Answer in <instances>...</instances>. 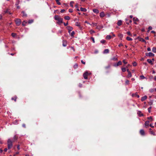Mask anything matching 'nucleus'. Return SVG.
Instances as JSON below:
<instances>
[{
    "mask_svg": "<svg viewBox=\"0 0 156 156\" xmlns=\"http://www.w3.org/2000/svg\"><path fill=\"white\" fill-rule=\"evenodd\" d=\"M80 10L81 11L84 12H85L87 11V9L85 8L82 7L80 8Z\"/></svg>",
    "mask_w": 156,
    "mask_h": 156,
    "instance_id": "nucleus-19",
    "label": "nucleus"
},
{
    "mask_svg": "<svg viewBox=\"0 0 156 156\" xmlns=\"http://www.w3.org/2000/svg\"><path fill=\"white\" fill-rule=\"evenodd\" d=\"M110 67V65H108V66H106L105 67V68L106 69H108Z\"/></svg>",
    "mask_w": 156,
    "mask_h": 156,
    "instance_id": "nucleus-56",
    "label": "nucleus"
},
{
    "mask_svg": "<svg viewBox=\"0 0 156 156\" xmlns=\"http://www.w3.org/2000/svg\"><path fill=\"white\" fill-rule=\"evenodd\" d=\"M93 11L94 12L96 13H98L99 12V10L97 9H94Z\"/></svg>",
    "mask_w": 156,
    "mask_h": 156,
    "instance_id": "nucleus-13",
    "label": "nucleus"
},
{
    "mask_svg": "<svg viewBox=\"0 0 156 156\" xmlns=\"http://www.w3.org/2000/svg\"><path fill=\"white\" fill-rule=\"evenodd\" d=\"M123 62L125 64H126L127 63V62L125 60H123Z\"/></svg>",
    "mask_w": 156,
    "mask_h": 156,
    "instance_id": "nucleus-52",
    "label": "nucleus"
},
{
    "mask_svg": "<svg viewBox=\"0 0 156 156\" xmlns=\"http://www.w3.org/2000/svg\"><path fill=\"white\" fill-rule=\"evenodd\" d=\"M137 114H138L139 116H143V114L140 111H139L137 112Z\"/></svg>",
    "mask_w": 156,
    "mask_h": 156,
    "instance_id": "nucleus-21",
    "label": "nucleus"
},
{
    "mask_svg": "<svg viewBox=\"0 0 156 156\" xmlns=\"http://www.w3.org/2000/svg\"><path fill=\"white\" fill-rule=\"evenodd\" d=\"M147 62L149 63H151V64H152V61L150 59H147Z\"/></svg>",
    "mask_w": 156,
    "mask_h": 156,
    "instance_id": "nucleus-29",
    "label": "nucleus"
},
{
    "mask_svg": "<svg viewBox=\"0 0 156 156\" xmlns=\"http://www.w3.org/2000/svg\"><path fill=\"white\" fill-rule=\"evenodd\" d=\"M78 65L77 64H75L74 66V67L75 69H76L78 67Z\"/></svg>",
    "mask_w": 156,
    "mask_h": 156,
    "instance_id": "nucleus-46",
    "label": "nucleus"
},
{
    "mask_svg": "<svg viewBox=\"0 0 156 156\" xmlns=\"http://www.w3.org/2000/svg\"><path fill=\"white\" fill-rule=\"evenodd\" d=\"M90 74V73H88L87 71L85 72L83 74V76L84 79H87V76Z\"/></svg>",
    "mask_w": 156,
    "mask_h": 156,
    "instance_id": "nucleus-4",
    "label": "nucleus"
},
{
    "mask_svg": "<svg viewBox=\"0 0 156 156\" xmlns=\"http://www.w3.org/2000/svg\"><path fill=\"white\" fill-rule=\"evenodd\" d=\"M147 50L148 51H150L151 50V49L150 47H148L147 48Z\"/></svg>",
    "mask_w": 156,
    "mask_h": 156,
    "instance_id": "nucleus-60",
    "label": "nucleus"
},
{
    "mask_svg": "<svg viewBox=\"0 0 156 156\" xmlns=\"http://www.w3.org/2000/svg\"><path fill=\"white\" fill-rule=\"evenodd\" d=\"M62 45L64 47H66L67 45V42L66 41H63L62 43Z\"/></svg>",
    "mask_w": 156,
    "mask_h": 156,
    "instance_id": "nucleus-15",
    "label": "nucleus"
},
{
    "mask_svg": "<svg viewBox=\"0 0 156 156\" xmlns=\"http://www.w3.org/2000/svg\"><path fill=\"white\" fill-rule=\"evenodd\" d=\"M149 123V121H146L145 123V125L146 126H148Z\"/></svg>",
    "mask_w": 156,
    "mask_h": 156,
    "instance_id": "nucleus-28",
    "label": "nucleus"
},
{
    "mask_svg": "<svg viewBox=\"0 0 156 156\" xmlns=\"http://www.w3.org/2000/svg\"><path fill=\"white\" fill-rule=\"evenodd\" d=\"M91 25H92L93 27H97V23H93Z\"/></svg>",
    "mask_w": 156,
    "mask_h": 156,
    "instance_id": "nucleus-34",
    "label": "nucleus"
},
{
    "mask_svg": "<svg viewBox=\"0 0 156 156\" xmlns=\"http://www.w3.org/2000/svg\"><path fill=\"white\" fill-rule=\"evenodd\" d=\"M75 25L76 26L80 27V23L79 22H76Z\"/></svg>",
    "mask_w": 156,
    "mask_h": 156,
    "instance_id": "nucleus-16",
    "label": "nucleus"
},
{
    "mask_svg": "<svg viewBox=\"0 0 156 156\" xmlns=\"http://www.w3.org/2000/svg\"><path fill=\"white\" fill-rule=\"evenodd\" d=\"M147 96H146V95L144 96L143 97L141 98V100L142 101H144L146 100L147 99Z\"/></svg>",
    "mask_w": 156,
    "mask_h": 156,
    "instance_id": "nucleus-8",
    "label": "nucleus"
},
{
    "mask_svg": "<svg viewBox=\"0 0 156 156\" xmlns=\"http://www.w3.org/2000/svg\"><path fill=\"white\" fill-rule=\"evenodd\" d=\"M128 75L127 76V77L128 78H130V77H131L132 76V74H131V72H129V73H128Z\"/></svg>",
    "mask_w": 156,
    "mask_h": 156,
    "instance_id": "nucleus-27",
    "label": "nucleus"
},
{
    "mask_svg": "<svg viewBox=\"0 0 156 156\" xmlns=\"http://www.w3.org/2000/svg\"><path fill=\"white\" fill-rule=\"evenodd\" d=\"M121 69L122 72H124L126 71V69L125 68H122Z\"/></svg>",
    "mask_w": 156,
    "mask_h": 156,
    "instance_id": "nucleus-40",
    "label": "nucleus"
},
{
    "mask_svg": "<svg viewBox=\"0 0 156 156\" xmlns=\"http://www.w3.org/2000/svg\"><path fill=\"white\" fill-rule=\"evenodd\" d=\"M150 133H151V134H153V135H155V134H154V133L153 131H151L150 132Z\"/></svg>",
    "mask_w": 156,
    "mask_h": 156,
    "instance_id": "nucleus-57",
    "label": "nucleus"
},
{
    "mask_svg": "<svg viewBox=\"0 0 156 156\" xmlns=\"http://www.w3.org/2000/svg\"><path fill=\"white\" fill-rule=\"evenodd\" d=\"M147 119L149 120H150L151 121H152L153 120L151 116L148 117Z\"/></svg>",
    "mask_w": 156,
    "mask_h": 156,
    "instance_id": "nucleus-35",
    "label": "nucleus"
},
{
    "mask_svg": "<svg viewBox=\"0 0 156 156\" xmlns=\"http://www.w3.org/2000/svg\"><path fill=\"white\" fill-rule=\"evenodd\" d=\"M122 21L120 20H119L117 23V24L119 26H120V25H122Z\"/></svg>",
    "mask_w": 156,
    "mask_h": 156,
    "instance_id": "nucleus-14",
    "label": "nucleus"
},
{
    "mask_svg": "<svg viewBox=\"0 0 156 156\" xmlns=\"http://www.w3.org/2000/svg\"><path fill=\"white\" fill-rule=\"evenodd\" d=\"M15 22L16 23L17 26H20L21 23V21L20 19H17L15 20Z\"/></svg>",
    "mask_w": 156,
    "mask_h": 156,
    "instance_id": "nucleus-3",
    "label": "nucleus"
},
{
    "mask_svg": "<svg viewBox=\"0 0 156 156\" xmlns=\"http://www.w3.org/2000/svg\"><path fill=\"white\" fill-rule=\"evenodd\" d=\"M64 19L66 20H69L70 19V17L69 16H66L64 17Z\"/></svg>",
    "mask_w": 156,
    "mask_h": 156,
    "instance_id": "nucleus-23",
    "label": "nucleus"
},
{
    "mask_svg": "<svg viewBox=\"0 0 156 156\" xmlns=\"http://www.w3.org/2000/svg\"><path fill=\"white\" fill-rule=\"evenodd\" d=\"M81 62L83 64H85V62H84L83 60H81Z\"/></svg>",
    "mask_w": 156,
    "mask_h": 156,
    "instance_id": "nucleus-59",
    "label": "nucleus"
},
{
    "mask_svg": "<svg viewBox=\"0 0 156 156\" xmlns=\"http://www.w3.org/2000/svg\"><path fill=\"white\" fill-rule=\"evenodd\" d=\"M8 148V149H10L12 147V142L10 139H9L7 141Z\"/></svg>",
    "mask_w": 156,
    "mask_h": 156,
    "instance_id": "nucleus-2",
    "label": "nucleus"
},
{
    "mask_svg": "<svg viewBox=\"0 0 156 156\" xmlns=\"http://www.w3.org/2000/svg\"><path fill=\"white\" fill-rule=\"evenodd\" d=\"M133 66H137V63L136 62H134L133 63Z\"/></svg>",
    "mask_w": 156,
    "mask_h": 156,
    "instance_id": "nucleus-37",
    "label": "nucleus"
},
{
    "mask_svg": "<svg viewBox=\"0 0 156 156\" xmlns=\"http://www.w3.org/2000/svg\"><path fill=\"white\" fill-rule=\"evenodd\" d=\"M75 7L76 9L77 10V11H80V10H79V9L78 6V5H77V4H76V5Z\"/></svg>",
    "mask_w": 156,
    "mask_h": 156,
    "instance_id": "nucleus-38",
    "label": "nucleus"
},
{
    "mask_svg": "<svg viewBox=\"0 0 156 156\" xmlns=\"http://www.w3.org/2000/svg\"><path fill=\"white\" fill-rule=\"evenodd\" d=\"M133 20L134 21H138V19L137 18H135V17H134V18H133Z\"/></svg>",
    "mask_w": 156,
    "mask_h": 156,
    "instance_id": "nucleus-44",
    "label": "nucleus"
},
{
    "mask_svg": "<svg viewBox=\"0 0 156 156\" xmlns=\"http://www.w3.org/2000/svg\"><path fill=\"white\" fill-rule=\"evenodd\" d=\"M33 22H34V20H29V21H28V23L29 24H30V23H33Z\"/></svg>",
    "mask_w": 156,
    "mask_h": 156,
    "instance_id": "nucleus-39",
    "label": "nucleus"
},
{
    "mask_svg": "<svg viewBox=\"0 0 156 156\" xmlns=\"http://www.w3.org/2000/svg\"><path fill=\"white\" fill-rule=\"evenodd\" d=\"M12 36V37H15L16 35V34L14 33H12L11 34Z\"/></svg>",
    "mask_w": 156,
    "mask_h": 156,
    "instance_id": "nucleus-51",
    "label": "nucleus"
},
{
    "mask_svg": "<svg viewBox=\"0 0 156 156\" xmlns=\"http://www.w3.org/2000/svg\"><path fill=\"white\" fill-rule=\"evenodd\" d=\"M67 28L69 32L70 31H71L73 29V27L70 26H68Z\"/></svg>",
    "mask_w": 156,
    "mask_h": 156,
    "instance_id": "nucleus-12",
    "label": "nucleus"
},
{
    "mask_svg": "<svg viewBox=\"0 0 156 156\" xmlns=\"http://www.w3.org/2000/svg\"><path fill=\"white\" fill-rule=\"evenodd\" d=\"M126 39L129 41H131L133 40L132 39L129 37H127L126 38Z\"/></svg>",
    "mask_w": 156,
    "mask_h": 156,
    "instance_id": "nucleus-26",
    "label": "nucleus"
},
{
    "mask_svg": "<svg viewBox=\"0 0 156 156\" xmlns=\"http://www.w3.org/2000/svg\"><path fill=\"white\" fill-rule=\"evenodd\" d=\"M65 11V9H63L61 10V13H63V12H64Z\"/></svg>",
    "mask_w": 156,
    "mask_h": 156,
    "instance_id": "nucleus-62",
    "label": "nucleus"
},
{
    "mask_svg": "<svg viewBox=\"0 0 156 156\" xmlns=\"http://www.w3.org/2000/svg\"><path fill=\"white\" fill-rule=\"evenodd\" d=\"M69 11L70 12H73V10L72 9H69Z\"/></svg>",
    "mask_w": 156,
    "mask_h": 156,
    "instance_id": "nucleus-54",
    "label": "nucleus"
},
{
    "mask_svg": "<svg viewBox=\"0 0 156 156\" xmlns=\"http://www.w3.org/2000/svg\"><path fill=\"white\" fill-rule=\"evenodd\" d=\"M146 78L143 75H141L140 76V79H144Z\"/></svg>",
    "mask_w": 156,
    "mask_h": 156,
    "instance_id": "nucleus-33",
    "label": "nucleus"
},
{
    "mask_svg": "<svg viewBox=\"0 0 156 156\" xmlns=\"http://www.w3.org/2000/svg\"><path fill=\"white\" fill-rule=\"evenodd\" d=\"M54 18L55 20L58 21L57 23L60 24L62 23V19L59 16H55L54 17Z\"/></svg>",
    "mask_w": 156,
    "mask_h": 156,
    "instance_id": "nucleus-1",
    "label": "nucleus"
},
{
    "mask_svg": "<svg viewBox=\"0 0 156 156\" xmlns=\"http://www.w3.org/2000/svg\"><path fill=\"white\" fill-rule=\"evenodd\" d=\"M109 52V50L108 49H105L104 50L103 53L104 54H107Z\"/></svg>",
    "mask_w": 156,
    "mask_h": 156,
    "instance_id": "nucleus-18",
    "label": "nucleus"
},
{
    "mask_svg": "<svg viewBox=\"0 0 156 156\" xmlns=\"http://www.w3.org/2000/svg\"><path fill=\"white\" fill-rule=\"evenodd\" d=\"M105 42V40H102L101 41V43L104 44Z\"/></svg>",
    "mask_w": 156,
    "mask_h": 156,
    "instance_id": "nucleus-48",
    "label": "nucleus"
},
{
    "mask_svg": "<svg viewBox=\"0 0 156 156\" xmlns=\"http://www.w3.org/2000/svg\"><path fill=\"white\" fill-rule=\"evenodd\" d=\"M149 91L151 93H152L154 92V91H156V88L154 89V88H151L149 90Z\"/></svg>",
    "mask_w": 156,
    "mask_h": 156,
    "instance_id": "nucleus-11",
    "label": "nucleus"
},
{
    "mask_svg": "<svg viewBox=\"0 0 156 156\" xmlns=\"http://www.w3.org/2000/svg\"><path fill=\"white\" fill-rule=\"evenodd\" d=\"M123 45L122 44H119L118 45V46L119 47H121V46H122Z\"/></svg>",
    "mask_w": 156,
    "mask_h": 156,
    "instance_id": "nucleus-64",
    "label": "nucleus"
},
{
    "mask_svg": "<svg viewBox=\"0 0 156 156\" xmlns=\"http://www.w3.org/2000/svg\"><path fill=\"white\" fill-rule=\"evenodd\" d=\"M68 22H67L66 23H64V25L65 26H67L68 25Z\"/></svg>",
    "mask_w": 156,
    "mask_h": 156,
    "instance_id": "nucleus-55",
    "label": "nucleus"
},
{
    "mask_svg": "<svg viewBox=\"0 0 156 156\" xmlns=\"http://www.w3.org/2000/svg\"><path fill=\"white\" fill-rule=\"evenodd\" d=\"M103 27L102 25L98 26L96 27V28L99 30H100L102 29Z\"/></svg>",
    "mask_w": 156,
    "mask_h": 156,
    "instance_id": "nucleus-17",
    "label": "nucleus"
},
{
    "mask_svg": "<svg viewBox=\"0 0 156 156\" xmlns=\"http://www.w3.org/2000/svg\"><path fill=\"white\" fill-rule=\"evenodd\" d=\"M129 81L128 80H126V81L125 83L126 84H129Z\"/></svg>",
    "mask_w": 156,
    "mask_h": 156,
    "instance_id": "nucleus-50",
    "label": "nucleus"
},
{
    "mask_svg": "<svg viewBox=\"0 0 156 156\" xmlns=\"http://www.w3.org/2000/svg\"><path fill=\"white\" fill-rule=\"evenodd\" d=\"M112 60H115V61H117L118 60V59L117 58H116L115 57H114L113 58H112L111 59Z\"/></svg>",
    "mask_w": 156,
    "mask_h": 156,
    "instance_id": "nucleus-36",
    "label": "nucleus"
},
{
    "mask_svg": "<svg viewBox=\"0 0 156 156\" xmlns=\"http://www.w3.org/2000/svg\"><path fill=\"white\" fill-rule=\"evenodd\" d=\"M91 39L92 40V41H93V42L94 43H95V41H94V38L93 37H91Z\"/></svg>",
    "mask_w": 156,
    "mask_h": 156,
    "instance_id": "nucleus-53",
    "label": "nucleus"
},
{
    "mask_svg": "<svg viewBox=\"0 0 156 156\" xmlns=\"http://www.w3.org/2000/svg\"><path fill=\"white\" fill-rule=\"evenodd\" d=\"M20 2V1L19 0L16 1V4H15L16 5H19V4Z\"/></svg>",
    "mask_w": 156,
    "mask_h": 156,
    "instance_id": "nucleus-41",
    "label": "nucleus"
},
{
    "mask_svg": "<svg viewBox=\"0 0 156 156\" xmlns=\"http://www.w3.org/2000/svg\"><path fill=\"white\" fill-rule=\"evenodd\" d=\"M119 36L120 38H122L123 37V35L122 34H120L119 35Z\"/></svg>",
    "mask_w": 156,
    "mask_h": 156,
    "instance_id": "nucleus-42",
    "label": "nucleus"
},
{
    "mask_svg": "<svg viewBox=\"0 0 156 156\" xmlns=\"http://www.w3.org/2000/svg\"><path fill=\"white\" fill-rule=\"evenodd\" d=\"M57 4L58 5H61V3L59 2V0H55Z\"/></svg>",
    "mask_w": 156,
    "mask_h": 156,
    "instance_id": "nucleus-45",
    "label": "nucleus"
},
{
    "mask_svg": "<svg viewBox=\"0 0 156 156\" xmlns=\"http://www.w3.org/2000/svg\"><path fill=\"white\" fill-rule=\"evenodd\" d=\"M140 41L143 42H144L145 41V40L143 38H141L140 40Z\"/></svg>",
    "mask_w": 156,
    "mask_h": 156,
    "instance_id": "nucleus-61",
    "label": "nucleus"
},
{
    "mask_svg": "<svg viewBox=\"0 0 156 156\" xmlns=\"http://www.w3.org/2000/svg\"><path fill=\"white\" fill-rule=\"evenodd\" d=\"M127 34L128 35H129L132 37V35L131 34L130 32L129 31H128L126 32Z\"/></svg>",
    "mask_w": 156,
    "mask_h": 156,
    "instance_id": "nucleus-30",
    "label": "nucleus"
},
{
    "mask_svg": "<svg viewBox=\"0 0 156 156\" xmlns=\"http://www.w3.org/2000/svg\"><path fill=\"white\" fill-rule=\"evenodd\" d=\"M75 34V32L74 31H73L71 33L70 35L72 37H74V36Z\"/></svg>",
    "mask_w": 156,
    "mask_h": 156,
    "instance_id": "nucleus-32",
    "label": "nucleus"
},
{
    "mask_svg": "<svg viewBox=\"0 0 156 156\" xmlns=\"http://www.w3.org/2000/svg\"><path fill=\"white\" fill-rule=\"evenodd\" d=\"M17 148L18 149V150H19L20 149V145H18L17 146Z\"/></svg>",
    "mask_w": 156,
    "mask_h": 156,
    "instance_id": "nucleus-63",
    "label": "nucleus"
},
{
    "mask_svg": "<svg viewBox=\"0 0 156 156\" xmlns=\"http://www.w3.org/2000/svg\"><path fill=\"white\" fill-rule=\"evenodd\" d=\"M95 32L92 30H91L90 31V34H92L93 33H94Z\"/></svg>",
    "mask_w": 156,
    "mask_h": 156,
    "instance_id": "nucleus-43",
    "label": "nucleus"
},
{
    "mask_svg": "<svg viewBox=\"0 0 156 156\" xmlns=\"http://www.w3.org/2000/svg\"><path fill=\"white\" fill-rule=\"evenodd\" d=\"M152 51L154 53L156 52V47H154L152 49Z\"/></svg>",
    "mask_w": 156,
    "mask_h": 156,
    "instance_id": "nucleus-24",
    "label": "nucleus"
},
{
    "mask_svg": "<svg viewBox=\"0 0 156 156\" xmlns=\"http://www.w3.org/2000/svg\"><path fill=\"white\" fill-rule=\"evenodd\" d=\"M146 55L147 56H154V54L152 52H150L149 53H146Z\"/></svg>",
    "mask_w": 156,
    "mask_h": 156,
    "instance_id": "nucleus-5",
    "label": "nucleus"
},
{
    "mask_svg": "<svg viewBox=\"0 0 156 156\" xmlns=\"http://www.w3.org/2000/svg\"><path fill=\"white\" fill-rule=\"evenodd\" d=\"M27 23V22L26 21H24L22 23V25L23 26H26V24Z\"/></svg>",
    "mask_w": 156,
    "mask_h": 156,
    "instance_id": "nucleus-22",
    "label": "nucleus"
},
{
    "mask_svg": "<svg viewBox=\"0 0 156 156\" xmlns=\"http://www.w3.org/2000/svg\"><path fill=\"white\" fill-rule=\"evenodd\" d=\"M74 2L73 1H71L70 2V5L72 7H73V4Z\"/></svg>",
    "mask_w": 156,
    "mask_h": 156,
    "instance_id": "nucleus-31",
    "label": "nucleus"
},
{
    "mask_svg": "<svg viewBox=\"0 0 156 156\" xmlns=\"http://www.w3.org/2000/svg\"><path fill=\"white\" fill-rule=\"evenodd\" d=\"M148 29L150 30H151L152 29V27L151 26H150L149 27Z\"/></svg>",
    "mask_w": 156,
    "mask_h": 156,
    "instance_id": "nucleus-58",
    "label": "nucleus"
},
{
    "mask_svg": "<svg viewBox=\"0 0 156 156\" xmlns=\"http://www.w3.org/2000/svg\"><path fill=\"white\" fill-rule=\"evenodd\" d=\"M126 23L127 24H129L130 23H131L132 22L131 20H129L128 19H126Z\"/></svg>",
    "mask_w": 156,
    "mask_h": 156,
    "instance_id": "nucleus-10",
    "label": "nucleus"
},
{
    "mask_svg": "<svg viewBox=\"0 0 156 156\" xmlns=\"http://www.w3.org/2000/svg\"><path fill=\"white\" fill-rule=\"evenodd\" d=\"M22 13L23 14V17H26L27 16V14L24 11H22Z\"/></svg>",
    "mask_w": 156,
    "mask_h": 156,
    "instance_id": "nucleus-20",
    "label": "nucleus"
},
{
    "mask_svg": "<svg viewBox=\"0 0 156 156\" xmlns=\"http://www.w3.org/2000/svg\"><path fill=\"white\" fill-rule=\"evenodd\" d=\"M140 134L142 136L145 135V132H144V129H140Z\"/></svg>",
    "mask_w": 156,
    "mask_h": 156,
    "instance_id": "nucleus-7",
    "label": "nucleus"
},
{
    "mask_svg": "<svg viewBox=\"0 0 156 156\" xmlns=\"http://www.w3.org/2000/svg\"><path fill=\"white\" fill-rule=\"evenodd\" d=\"M15 98L14 99V98H12L11 99L12 100H14L15 101H16V99H17V97H15Z\"/></svg>",
    "mask_w": 156,
    "mask_h": 156,
    "instance_id": "nucleus-47",
    "label": "nucleus"
},
{
    "mask_svg": "<svg viewBox=\"0 0 156 156\" xmlns=\"http://www.w3.org/2000/svg\"><path fill=\"white\" fill-rule=\"evenodd\" d=\"M105 14L103 12H101L100 14V16L101 17H103L105 16Z\"/></svg>",
    "mask_w": 156,
    "mask_h": 156,
    "instance_id": "nucleus-9",
    "label": "nucleus"
},
{
    "mask_svg": "<svg viewBox=\"0 0 156 156\" xmlns=\"http://www.w3.org/2000/svg\"><path fill=\"white\" fill-rule=\"evenodd\" d=\"M151 107H150L149 108H148V112L149 113H150L151 112Z\"/></svg>",
    "mask_w": 156,
    "mask_h": 156,
    "instance_id": "nucleus-49",
    "label": "nucleus"
},
{
    "mask_svg": "<svg viewBox=\"0 0 156 156\" xmlns=\"http://www.w3.org/2000/svg\"><path fill=\"white\" fill-rule=\"evenodd\" d=\"M111 36L110 35H108L106 37V39H107L109 40L111 38Z\"/></svg>",
    "mask_w": 156,
    "mask_h": 156,
    "instance_id": "nucleus-25",
    "label": "nucleus"
},
{
    "mask_svg": "<svg viewBox=\"0 0 156 156\" xmlns=\"http://www.w3.org/2000/svg\"><path fill=\"white\" fill-rule=\"evenodd\" d=\"M122 64V62L121 61H119L117 63L114 64L113 66L115 67H117L119 65H121Z\"/></svg>",
    "mask_w": 156,
    "mask_h": 156,
    "instance_id": "nucleus-6",
    "label": "nucleus"
}]
</instances>
